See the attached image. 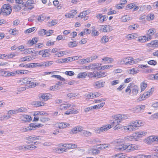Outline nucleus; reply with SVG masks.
Returning a JSON list of instances; mask_svg holds the SVG:
<instances>
[{
	"label": "nucleus",
	"mask_w": 158,
	"mask_h": 158,
	"mask_svg": "<svg viewBox=\"0 0 158 158\" xmlns=\"http://www.w3.org/2000/svg\"><path fill=\"white\" fill-rule=\"evenodd\" d=\"M2 15L6 16L10 15L12 11V6L9 4H4L0 9Z\"/></svg>",
	"instance_id": "nucleus-1"
},
{
	"label": "nucleus",
	"mask_w": 158,
	"mask_h": 158,
	"mask_svg": "<svg viewBox=\"0 0 158 158\" xmlns=\"http://www.w3.org/2000/svg\"><path fill=\"white\" fill-rule=\"evenodd\" d=\"M116 149L120 151H123L125 150L126 144L124 143L123 140H118L115 141Z\"/></svg>",
	"instance_id": "nucleus-2"
},
{
	"label": "nucleus",
	"mask_w": 158,
	"mask_h": 158,
	"mask_svg": "<svg viewBox=\"0 0 158 158\" xmlns=\"http://www.w3.org/2000/svg\"><path fill=\"white\" fill-rule=\"evenodd\" d=\"M39 136L36 135L30 136L26 138V139L27 140L26 143L27 144L33 145L37 143L36 140H39Z\"/></svg>",
	"instance_id": "nucleus-3"
},
{
	"label": "nucleus",
	"mask_w": 158,
	"mask_h": 158,
	"mask_svg": "<svg viewBox=\"0 0 158 158\" xmlns=\"http://www.w3.org/2000/svg\"><path fill=\"white\" fill-rule=\"evenodd\" d=\"M129 126L130 128L131 129V130H130V131L135 130L138 127L141 126V121H136L134 122L131 123Z\"/></svg>",
	"instance_id": "nucleus-4"
},
{
	"label": "nucleus",
	"mask_w": 158,
	"mask_h": 158,
	"mask_svg": "<svg viewBox=\"0 0 158 158\" xmlns=\"http://www.w3.org/2000/svg\"><path fill=\"white\" fill-rule=\"evenodd\" d=\"M29 80H31V79L30 78L25 77L19 81L20 82L22 81L24 84H31V85L28 86L29 88H31L36 86L35 84L34 85V83L33 82H31V81H29Z\"/></svg>",
	"instance_id": "nucleus-5"
},
{
	"label": "nucleus",
	"mask_w": 158,
	"mask_h": 158,
	"mask_svg": "<svg viewBox=\"0 0 158 158\" xmlns=\"http://www.w3.org/2000/svg\"><path fill=\"white\" fill-rule=\"evenodd\" d=\"M101 65L102 64H99L98 63L91 64L89 65L86 66L85 68L87 69H91L100 70V67Z\"/></svg>",
	"instance_id": "nucleus-6"
},
{
	"label": "nucleus",
	"mask_w": 158,
	"mask_h": 158,
	"mask_svg": "<svg viewBox=\"0 0 158 158\" xmlns=\"http://www.w3.org/2000/svg\"><path fill=\"white\" fill-rule=\"evenodd\" d=\"M128 118L127 115H122L120 114H117L114 116V118L115 121L117 122V123H120L122 119H126Z\"/></svg>",
	"instance_id": "nucleus-7"
},
{
	"label": "nucleus",
	"mask_w": 158,
	"mask_h": 158,
	"mask_svg": "<svg viewBox=\"0 0 158 158\" xmlns=\"http://www.w3.org/2000/svg\"><path fill=\"white\" fill-rule=\"evenodd\" d=\"M147 134L146 132L144 131H139L137 133H135L133 136H131V139H136L138 138L142 137L144 136Z\"/></svg>",
	"instance_id": "nucleus-8"
},
{
	"label": "nucleus",
	"mask_w": 158,
	"mask_h": 158,
	"mask_svg": "<svg viewBox=\"0 0 158 158\" xmlns=\"http://www.w3.org/2000/svg\"><path fill=\"white\" fill-rule=\"evenodd\" d=\"M105 82H103L101 81H96L93 84V86L95 89H100L103 87L104 86Z\"/></svg>",
	"instance_id": "nucleus-9"
},
{
	"label": "nucleus",
	"mask_w": 158,
	"mask_h": 158,
	"mask_svg": "<svg viewBox=\"0 0 158 158\" xmlns=\"http://www.w3.org/2000/svg\"><path fill=\"white\" fill-rule=\"evenodd\" d=\"M102 150V146L97 148H91L89 151L92 153L94 155H96L98 154L101 152V151Z\"/></svg>",
	"instance_id": "nucleus-10"
},
{
	"label": "nucleus",
	"mask_w": 158,
	"mask_h": 158,
	"mask_svg": "<svg viewBox=\"0 0 158 158\" xmlns=\"http://www.w3.org/2000/svg\"><path fill=\"white\" fill-rule=\"evenodd\" d=\"M138 148V146L135 144H131L127 145L126 144L125 150L129 152L133 151Z\"/></svg>",
	"instance_id": "nucleus-11"
},
{
	"label": "nucleus",
	"mask_w": 158,
	"mask_h": 158,
	"mask_svg": "<svg viewBox=\"0 0 158 158\" xmlns=\"http://www.w3.org/2000/svg\"><path fill=\"white\" fill-rule=\"evenodd\" d=\"M83 128L81 126H77L73 128L70 131V134H75L79 132H81Z\"/></svg>",
	"instance_id": "nucleus-12"
},
{
	"label": "nucleus",
	"mask_w": 158,
	"mask_h": 158,
	"mask_svg": "<svg viewBox=\"0 0 158 158\" xmlns=\"http://www.w3.org/2000/svg\"><path fill=\"white\" fill-rule=\"evenodd\" d=\"M154 15L153 14H151L148 15L146 16H142V17L140 19L143 20H152L154 19Z\"/></svg>",
	"instance_id": "nucleus-13"
},
{
	"label": "nucleus",
	"mask_w": 158,
	"mask_h": 158,
	"mask_svg": "<svg viewBox=\"0 0 158 158\" xmlns=\"http://www.w3.org/2000/svg\"><path fill=\"white\" fill-rule=\"evenodd\" d=\"M57 125L58 127L60 129H64L70 126L69 124L66 123H58Z\"/></svg>",
	"instance_id": "nucleus-14"
},
{
	"label": "nucleus",
	"mask_w": 158,
	"mask_h": 158,
	"mask_svg": "<svg viewBox=\"0 0 158 158\" xmlns=\"http://www.w3.org/2000/svg\"><path fill=\"white\" fill-rule=\"evenodd\" d=\"M38 39L36 37H34L32 40H29L27 43V45L31 46L37 42Z\"/></svg>",
	"instance_id": "nucleus-15"
},
{
	"label": "nucleus",
	"mask_w": 158,
	"mask_h": 158,
	"mask_svg": "<svg viewBox=\"0 0 158 158\" xmlns=\"http://www.w3.org/2000/svg\"><path fill=\"white\" fill-rule=\"evenodd\" d=\"M155 29H151L148 30V31L147 35L148 37H147L149 40H150L152 39V36L153 35L154 33L155 32Z\"/></svg>",
	"instance_id": "nucleus-16"
},
{
	"label": "nucleus",
	"mask_w": 158,
	"mask_h": 158,
	"mask_svg": "<svg viewBox=\"0 0 158 158\" xmlns=\"http://www.w3.org/2000/svg\"><path fill=\"white\" fill-rule=\"evenodd\" d=\"M77 13V10H72L70 13L65 15V16L68 18H73Z\"/></svg>",
	"instance_id": "nucleus-17"
},
{
	"label": "nucleus",
	"mask_w": 158,
	"mask_h": 158,
	"mask_svg": "<svg viewBox=\"0 0 158 158\" xmlns=\"http://www.w3.org/2000/svg\"><path fill=\"white\" fill-rule=\"evenodd\" d=\"M78 112V111L75 109L73 108V109H70L69 110L66 111L64 114L67 115H69L72 114H77Z\"/></svg>",
	"instance_id": "nucleus-18"
},
{
	"label": "nucleus",
	"mask_w": 158,
	"mask_h": 158,
	"mask_svg": "<svg viewBox=\"0 0 158 158\" xmlns=\"http://www.w3.org/2000/svg\"><path fill=\"white\" fill-rule=\"evenodd\" d=\"M70 104H61L60 106V109L62 110H66L71 106Z\"/></svg>",
	"instance_id": "nucleus-19"
},
{
	"label": "nucleus",
	"mask_w": 158,
	"mask_h": 158,
	"mask_svg": "<svg viewBox=\"0 0 158 158\" xmlns=\"http://www.w3.org/2000/svg\"><path fill=\"white\" fill-rule=\"evenodd\" d=\"M148 46L153 47H158V40H154L152 41L150 43L148 44Z\"/></svg>",
	"instance_id": "nucleus-20"
},
{
	"label": "nucleus",
	"mask_w": 158,
	"mask_h": 158,
	"mask_svg": "<svg viewBox=\"0 0 158 158\" xmlns=\"http://www.w3.org/2000/svg\"><path fill=\"white\" fill-rule=\"evenodd\" d=\"M137 35L135 33L129 34L126 36V39L128 40H131L137 37Z\"/></svg>",
	"instance_id": "nucleus-21"
},
{
	"label": "nucleus",
	"mask_w": 158,
	"mask_h": 158,
	"mask_svg": "<svg viewBox=\"0 0 158 158\" xmlns=\"http://www.w3.org/2000/svg\"><path fill=\"white\" fill-rule=\"evenodd\" d=\"M81 133L82 136L86 137L90 136L92 135V133L90 132L83 130L81 131Z\"/></svg>",
	"instance_id": "nucleus-22"
},
{
	"label": "nucleus",
	"mask_w": 158,
	"mask_h": 158,
	"mask_svg": "<svg viewBox=\"0 0 158 158\" xmlns=\"http://www.w3.org/2000/svg\"><path fill=\"white\" fill-rule=\"evenodd\" d=\"M97 77L98 78L103 77L106 76L107 75V73L105 72H102L101 71L97 72L96 73Z\"/></svg>",
	"instance_id": "nucleus-23"
},
{
	"label": "nucleus",
	"mask_w": 158,
	"mask_h": 158,
	"mask_svg": "<svg viewBox=\"0 0 158 158\" xmlns=\"http://www.w3.org/2000/svg\"><path fill=\"white\" fill-rule=\"evenodd\" d=\"M145 108V105H139L136 107L135 110L138 111L142 112H143Z\"/></svg>",
	"instance_id": "nucleus-24"
},
{
	"label": "nucleus",
	"mask_w": 158,
	"mask_h": 158,
	"mask_svg": "<svg viewBox=\"0 0 158 158\" xmlns=\"http://www.w3.org/2000/svg\"><path fill=\"white\" fill-rule=\"evenodd\" d=\"M112 127V126L110 125H106L99 128V130H100V131H101V132H102L104 131H106L111 128Z\"/></svg>",
	"instance_id": "nucleus-25"
},
{
	"label": "nucleus",
	"mask_w": 158,
	"mask_h": 158,
	"mask_svg": "<svg viewBox=\"0 0 158 158\" xmlns=\"http://www.w3.org/2000/svg\"><path fill=\"white\" fill-rule=\"evenodd\" d=\"M149 40L147 37L143 36L142 37H140L139 38L138 41L142 43H143Z\"/></svg>",
	"instance_id": "nucleus-26"
},
{
	"label": "nucleus",
	"mask_w": 158,
	"mask_h": 158,
	"mask_svg": "<svg viewBox=\"0 0 158 158\" xmlns=\"http://www.w3.org/2000/svg\"><path fill=\"white\" fill-rule=\"evenodd\" d=\"M21 118L22 120L25 122H30L31 120V117L28 115H23L22 116Z\"/></svg>",
	"instance_id": "nucleus-27"
},
{
	"label": "nucleus",
	"mask_w": 158,
	"mask_h": 158,
	"mask_svg": "<svg viewBox=\"0 0 158 158\" xmlns=\"http://www.w3.org/2000/svg\"><path fill=\"white\" fill-rule=\"evenodd\" d=\"M139 90V87L137 85H134L131 89V91L133 95H136Z\"/></svg>",
	"instance_id": "nucleus-28"
},
{
	"label": "nucleus",
	"mask_w": 158,
	"mask_h": 158,
	"mask_svg": "<svg viewBox=\"0 0 158 158\" xmlns=\"http://www.w3.org/2000/svg\"><path fill=\"white\" fill-rule=\"evenodd\" d=\"M109 27V25H102L101 27L100 30L103 32H106L109 31V30L108 29Z\"/></svg>",
	"instance_id": "nucleus-29"
},
{
	"label": "nucleus",
	"mask_w": 158,
	"mask_h": 158,
	"mask_svg": "<svg viewBox=\"0 0 158 158\" xmlns=\"http://www.w3.org/2000/svg\"><path fill=\"white\" fill-rule=\"evenodd\" d=\"M50 94H44L41 95L40 97L44 100H47L50 98Z\"/></svg>",
	"instance_id": "nucleus-30"
},
{
	"label": "nucleus",
	"mask_w": 158,
	"mask_h": 158,
	"mask_svg": "<svg viewBox=\"0 0 158 158\" xmlns=\"http://www.w3.org/2000/svg\"><path fill=\"white\" fill-rule=\"evenodd\" d=\"M45 103L43 102L37 101L33 102V104L36 107H40L44 106Z\"/></svg>",
	"instance_id": "nucleus-31"
},
{
	"label": "nucleus",
	"mask_w": 158,
	"mask_h": 158,
	"mask_svg": "<svg viewBox=\"0 0 158 158\" xmlns=\"http://www.w3.org/2000/svg\"><path fill=\"white\" fill-rule=\"evenodd\" d=\"M22 6L18 5H14L13 6V8L15 12H18L22 8Z\"/></svg>",
	"instance_id": "nucleus-32"
},
{
	"label": "nucleus",
	"mask_w": 158,
	"mask_h": 158,
	"mask_svg": "<svg viewBox=\"0 0 158 158\" xmlns=\"http://www.w3.org/2000/svg\"><path fill=\"white\" fill-rule=\"evenodd\" d=\"M87 73L86 72L81 73L78 74L77 77L78 78H85L87 76Z\"/></svg>",
	"instance_id": "nucleus-33"
},
{
	"label": "nucleus",
	"mask_w": 158,
	"mask_h": 158,
	"mask_svg": "<svg viewBox=\"0 0 158 158\" xmlns=\"http://www.w3.org/2000/svg\"><path fill=\"white\" fill-rule=\"evenodd\" d=\"M47 114L44 111H35L34 112V115L36 116L38 115H47Z\"/></svg>",
	"instance_id": "nucleus-34"
},
{
	"label": "nucleus",
	"mask_w": 158,
	"mask_h": 158,
	"mask_svg": "<svg viewBox=\"0 0 158 158\" xmlns=\"http://www.w3.org/2000/svg\"><path fill=\"white\" fill-rule=\"evenodd\" d=\"M78 43L76 41L70 42L68 44L69 47L70 48H73L77 45Z\"/></svg>",
	"instance_id": "nucleus-35"
},
{
	"label": "nucleus",
	"mask_w": 158,
	"mask_h": 158,
	"mask_svg": "<svg viewBox=\"0 0 158 158\" xmlns=\"http://www.w3.org/2000/svg\"><path fill=\"white\" fill-rule=\"evenodd\" d=\"M105 102H102L100 104H99L96 105L94 106H93V109H99L100 108H102L103 106L105 104Z\"/></svg>",
	"instance_id": "nucleus-36"
},
{
	"label": "nucleus",
	"mask_w": 158,
	"mask_h": 158,
	"mask_svg": "<svg viewBox=\"0 0 158 158\" xmlns=\"http://www.w3.org/2000/svg\"><path fill=\"white\" fill-rule=\"evenodd\" d=\"M67 53V52L66 51H61L60 52H57L55 54V55L57 56L58 57H60L66 55Z\"/></svg>",
	"instance_id": "nucleus-37"
},
{
	"label": "nucleus",
	"mask_w": 158,
	"mask_h": 158,
	"mask_svg": "<svg viewBox=\"0 0 158 158\" xmlns=\"http://www.w3.org/2000/svg\"><path fill=\"white\" fill-rule=\"evenodd\" d=\"M147 87L146 83L144 82H142L140 84L141 91L142 92Z\"/></svg>",
	"instance_id": "nucleus-38"
},
{
	"label": "nucleus",
	"mask_w": 158,
	"mask_h": 158,
	"mask_svg": "<svg viewBox=\"0 0 158 158\" xmlns=\"http://www.w3.org/2000/svg\"><path fill=\"white\" fill-rule=\"evenodd\" d=\"M127 59H128V61H127V65L133 64L135 63V61L133 60V58L129 57H127Z\"/></svg>",
	"instance_id": "nucleus-39"
},
{
	"label": "nucleus",
	"mask_w": 158,
	"mask_h": 158,
	"mask_svg": "<svg viewBox=\"0 0 158 158\" xmlns=\"http://www.w3.org/2000/svg\"><path fill=\"white\" fill-rule=\"evenodd\" d=\"M46 30L44 29H42L38 31V34L40 36L46 35Z\"/></svg>",
	"instance_id": "nucleus-40"
},
{
	"label": "nucleus",
	"mask_w": 158,
	"mask_h": 158,
	"mask_svg": "<svg viewBox=\"0 0 158 158\" xmlns=\"http://www.w3.org/2000/svg\"><path fill=\"white\" fill-rule=\"evenodd\" d=\"M50 119L48 118H46L44 116H41L40 118V121L43 123L49 121Z\"/></svg>",
	"instance_id": "nucleus-41"
},
{
	"label": "nucleus",
	"mask_w": 158,
	"mask_h": 158,
	"mask_svg": "<svg viewBox=\"0 0 158 158\" xmlns=\"http://www.w3.org/2000/svg\"><path fill=\"white\" fill-rule=\"evenodd\" d=\"M51 62L52 61H47L45 62L42 63V64H41V66L46 67L50 66L52 64V63Z\"/></svg>",
	"instance_id": "nucleus-42"
},
{
	"label": "nucleus",
	"mask_w": 158,
	"mask_h": 158,
	"mask_svg": "<svg viewBox=\"0 0 158 158\" xmlns=\"http://www.w3.org/2000/svg\"><path fill=\"white\" fill-rule=\"evenodd\" d=\"M51 77H55V78H57L58 79L60 80L61 81H64L65 80L64 78L63 77H62L60 75H52L51 76Z\"/></svg>",
	"instance_id": "nucleus-43"
},
{
	"label": "nucleus",
	"mask_w": 158,
	"mask_h": 158,
	"mask_svg": "<svg viewBox=\"0 0 158 158\" xmlns=\"http://www.w3.org/2000/svg\"><path fill=\"white\" fill-rule=\"evenodd\" d=\"M87 76L89 78L95 77H97L96 73H95L94 72L87 73Z\"/></svg>",
	"instance_id": "nucleus-44"
},
{
	"label": "nucleus",
	"mask_w": 158,
	"mask_h": 158,
	"mask_svg": "<svg viewBox=\"0 0 158 158\" xmlns=\"http://www.w3.org/2000/svg\"><path fill=\"white\" fill-rule=\"evenodd\" d=\"M109 40L108 37L106 36H104L101 39V42L102 43H105L107 42Z\"/></svg>",
	"instance_id": "nucleus-45"
},
{
	"label": "nucleus",
	"mask_w": 158,
	"mask_h": 158,
	"mask_svg": "<svg viewBox=\"0 0 158 158\" xmlns=\"http://www.w3.org/2000/svg\"><path fill=\"white\" fill-rule=\"evenodd\" d=\"M113 66V65H104L101 67L100 66V70H104L106 69H109L112 67Z\"/></svg>",
	"instance_id": "nucleus-46"
},
{
	"label": "nucleus",
	"mask_w": 158,
	"mask_h": 158,
	"mask_svg": "<svg viewBox=\"0 0 158 158\" xmlns=\"http://www.w3.org/2000/svg\"><path fill=\"white\" fill-rule=\"evenodd\" d=\"M24 53L25 54H30L31 53L33 52L32 51V49L31 48H29L27 49H25L23 51Z\"/></svg>",
	"instance_id": "nucleus-47"
},
{
	"label": "nucleus",
	"mask_w": 158,
	"mask_h": 158,
	"mask_svg": "<svg viewBox=\"0 0 158 158\" xmlns=\"http://www.w3.org/2000/svg\"><path fill=\"white\" fill-rule=\"evenodd\" d=\"M149 94H148L147 92L144 93L143 94L142 96L141 97V98L142 100H143L145 99L146 98H147L149 96Z\"/></svg>",
	"instance_id": "nucleus-48"
},
{
	"label": "nucleus",
	"mask_w": 158,
	"mask_h": 158,
	"mask_svg": "<svg viewBox=\"0 0 158 158\" xmlns=\"http://www.w3.org/2000/svg\"><path fill=\"white\" fill-rule=\"evenodd\" d=\"M102 60L108 62L109 63L112 62L114 60L112 58H111L109 57H104L102 59Z\"/></svg>",
	"instance_id": "nucleus-49"
},
{
	"label": "nucleus",
	"mask_w": 158,
	"mask_h": 158,
	"mask_svg": "<svg viewBox=\"0 0 158 158\" xmlns=\"http://www.w3.org/2000/svg\"><path fill=\"white\" fill-rule=\"evenodd\" d=\"M148 140H151V143H152L154 141H158V136L155 137L153 136H151L148 137Z\"/></svg>",
	"instance_id": "nucleus-50"
},
{
	"label": "nucleus",
	"mask_w": 158,
	"mask_h": 158,
	"mask_svg": "<svg viewBox=\"0 0 158 158\" xmlns=\"http://www.w3.org/2000/svg\"><path fill=\"white\" fill-rule=\"evenodd\" d=\"M129 71L130 73L132 74H136L139 71V70H136L134 68L130 69Z\"/></svg>",
	"instance_id": "nucleus-51"
},
{
	"label": "nucleus",
	"mask_w": 158,
	"mask_h": 158,
	"mask_svg": "<svg viewBox=\"0 0 158 158\" xmlns=\"http://www.w3.org/2000/svg\"><path fill=\"white\" fill-rule=\"evenodd\" d=\"M88 15V12L86 11H85L81 12L79 15L78 16V17L82 18L84 16Z\"/></svg>",
	"instance_id": "nucleus-52"
},
{
	"label": "nucleus",
	"mask_w": 158,
	"mask_h": 158,
	"mask_svg": "<svg viewBox=\"0 0 158 158\" xmlns=\"http://www.w3.org/2000/svg\"><path fill=\"white\" fill-rule=\"evenodd\" d=\"M46 19V17L43 15H41L39 16L37 19L39 22H42L44 21Z\"/></svg>",
	"instance_id": "nucleus-53"
},
{
	"label": "nucleus",
	"mask_w": 158,
	"mask_h": 158,
	"mask_svg": "<svg viewBox=\"0 0 158 158\" xmlns=\"http://www.w3.org/2000/svg\"><path fill=\"white\" fill-rule=\"evenodd\" d=\"M35 27H33L26 30L25 31V32L26 33H29L33 31H34L35 30Z\"/></svg>",
	"instance_id": "nucleus-54"
},
{
	"label": "nucleus",
	"mask_w": 158,
	"mask_h": 158,
	"mask_svg": "<svg viewBox=\"0 0 158 158\" xmlns=\"http://www.w3.org/2000/svg\"><path fill=\"white\" fill-rule=\"evenodd\" d=\"M125 154L124 153H121L116 154L115 155V157H118V158H125Z\"/></svg>",
	"instance_id": "nucleus-55"
},
{
	"label": "nucleus",
	"mask_w": 158,
	"mask_h": 158,
	"mask_svg": "<svg viewBox=\"0 0 158 158\" xmlns=\"http://www.w3.org/2000/svg\"><path fill=\"white\" fill-rule=\"evenodd\" d=\"M32 130V129H31L30 128H29V127H28L27 128H22L20 129V131L22 132H25L28 131H30Z\"/></svg>",
	"instance_id": "nucleus-56"
},
{
	"label": "nucleus",
	"mask_w": 158,
	"mask_h": 158,
	"mask_svg": "<svg viewBox=\"0 0 158 158\" xmlns=\"http://www.w3.org/2000/svg\"><path fill=\"white\" fill-rule=\"evenodd\" d=\"M17 113L18 112H25L26 111V109L23 107H21L19 108L18 110H16Z\"/></svg>",
	"instance_id": "nucleus-57"
},
{
	"label": "nucleus",
	"mask_w": 158,
	"mask_h": 158,
	"mask_svg": "<svg viewBox=\"0 0 158 158\" xmlns=\"http://www.w3.org/2000/svg\"><path fill=\"white\" fill-rule=\"evenodd\" d=\"M138 27V25L135 24L132 25H130L129 27V28L130 30H134Z\"/></svg>",
	"instance_id": "nucleus-58"
},
{
	"label": "nucleus",
	"mask_w": 158,
	"mask_h": 158,
	"mask_svg": "<svg viewBox=\"0 0 158 158\" xmlns=\"http://www.w3.org/2000/svg\"><path fill=\"white\" fill-rule=\"evenodd\" d=\"M27 7L31 6L32 5L34 4V1L32 0H28L27 2Z\"/></svg>",
	"instance_id": "nucleus-59"
},
{
	"label": "nucleus",
	"mask_w": 158,
	"mask_h": 158,
	"mask_svg": "<svg viewBox=\"0 0 158 158\" xmlns=\"http://www.w3.org/2000/svg\"><path fill=\"white\" fill-rule=\"evenodd\" d=\"M148 64L151 65H155L157 64V62L153 60H149L148 62Z\"/></svg>",
	"instance_id": "nucleus-60"
},
{
	"label": "nucleus",
	"mask_w": 158,
	"mask_h": 158,
	"mask_svg": "<svg viewBox=\"0 0 158 158\" xmlns=\"http://www.w3.org/2000/svg\"><path fill=\"white\" fill-rule=\"evenodd\" d=\"M127 57L126 58H124L122 59L120 61V64H125L126 65H127Z\"/></svg>",
	"instance_id": "nucleus-61"
},
{
	"label": "nucleus",
	"mask_w": 158,
	"mask_h": 158,
	"mask_svg": "<svg viewBox=\"0 0 158 158\" xmlns=\"http://www.w3.org/2000/svg\"><path fill=\"white\" fill-rule=\"evenodd\" d=\"M94 93H90L89 94L87 95V97L89 98H94L95 97L94 96Z\"/></svg>",
	"instance_id": "nucleus-62"
},
{
	"label": "nucleus",
	"mask_w": 158,
	"mask_h": 158,
	"mask_svg": "<svg viewBox=\"0 0 158 158\" xmlns=\"http://www.w3.org/2000/svg\"><path fill=\"white\" fill-rule=\"evenodd\" d=\"M11 118V116L8 114L7 115H3L2 116H1V120H4L6 118L7 119H9Z\"/></svg>",
	"instance_id": "nucleus-63"
},
{
	"label": "nucleus",
	"mask_w": 158,
	"mask_h": 158,
	"mask_svg": "<svg viewBox=\"0 0 158 158\" xmlns=\"http://www.w3.org/2000/svg\"><path fill=\"white\" fill-rule=\"evenodd\" d=\"M99 35L98 31L95 30H92L91 32V35L92 36H98Z\"/></svg>",
	"instance_id": "nucleus-64"
}]
</instances>
